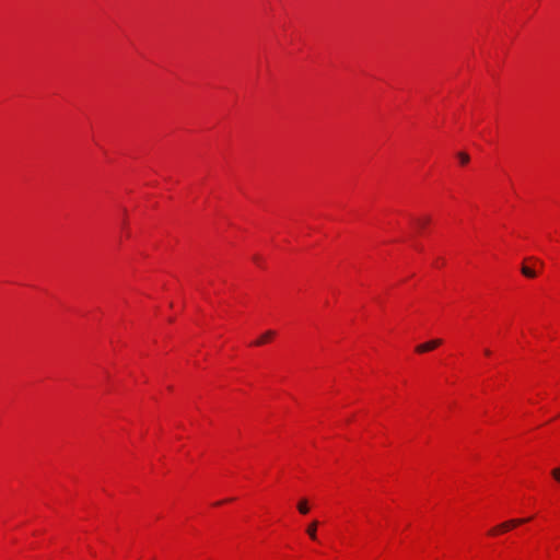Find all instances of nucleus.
Segmentation results:
<instances>
[{"label": "nucleus", "mask_w": 560, "mask_h": 560, "mask_svg": "<svg viewBox=\"0 0 560 560\" xmlns=\"http://www.w3.org/2000/svg\"><path fill=\"white\" fill-rule=\"evenodd\" d=\"M429 222H430L429 217H423V218H419V219L415 220V224L420 230L424 229L429 224Z\"/></svg>", "instance_id": "5"}, {"label": "nucleus", "mask_w": 560, "mask_h": 560, "mask_svg": "<svg viewBox=\"0 0 560 560\" xmlns=\"http://www.w3.org/2000/svg\"><path fill=\"white\" fill-rule=\"evenodd\" d=\"M441 343H442L441 339H434V340H431L429 342L419 345L416 348V351L418 353H423V352H427V351H431V350L435 349L436 347H439Z\"/></svg>", "instance_id": "2"}, {"label": "nucleus", "mask_w": 560, "mask_h": 560, "mask_svg": "<svg viewBox=\"0 0 560 560\" xmlns=\"http://www.w3.org/2000/svg\"><path fill=\"white\" fill-rule=\"evenodd\" d=\"M522 273L528 278H534L536 276L535 271L527 266L522 267Z\"/></svg>", "instance_id": "7"}, {"label": "nucleus", "mask_w": 560, "mask_h": 560, "mask_svg": "<svg viewBox=\"0 0 560 560\" xmlns=\"http://www.w3.org/2000/svg\"><path fill=\"white\" fill-rule=\"evenodd\" d=\"M276 335V332L273 330H267L265 334H262L255 342L254 345L255 346H261L266 342H268L273 336Z\"/></svg>", "instance_id": "3"}, {"label": "nucleus", "mask_w": 560, "mask_h": 560, "mask_svg": "<svg viewBox=\"0 0 560 560\" xmlns=\"http://www.w3.org/2000/svg\"><path fill=\"white\" fill-rule=\"evenodd\" d=\"M551 475L558 482H560V468L552 469Z\"/></svg>", "instance_id": "9"}, {"label": "nucleus", "mask_w": 560, "mask_h": 560, "mask_svg": "<svg viewBox=\"0 0 560 560\" xmlns=\"http://www.w3.org/2000/svg\"><path fill=\"white\" fill-rule=\"evenodd\" d=\"M530 521V517L528 518H513V520H510V521H506V522H503L501 523L500 525H498V528L504 533L513 527H516L518 525H522L526 522Z\"/></svg>", "instance_id": "1"}, {"label": "nucleus", "mask_w": 560, "mask_h": 560, "mask_svg": "<svg viewBox=\"0 0 560 560\" xmlns=\"http://www.w3.org/2000/svg\"><path fill=\"white\" fill-rule=\"evenodd\" d=\"M317 526H318V522L317 521H313L307 529H306V533L307 535L310 536L311 539L315 540L317 538V535H316V530H317Z\"/></svg>", "instance_id": "4"}, {"label": "nucleus", "mask_w": 560, "mask_h": 560, "mask_svg": "<svg viewBox=\"0 0 560 560\" xmlns=\"http://www.w3.org/2000/svg\"><path fill=\"white\" fill-rule=\"evenodd\" d=\"M485 354L486 355H490L491 354V351L489 349H485Z\"/></svg>", "instance_id": "11"}, {"label": "nucleus", "mask_w": 560, "mask_h": 560, "mask_svg": "<svg viewBox=\"0 0 560 560\" xmlns=\"http://www.w3.org/2000/svg\"><path fill=\"white\" fill-rule=\"evenodd\" d=\"M298 510L302 514H307L310 511V508L307 505V501L305 499H302L298 504Z\"/></svg>", "instance_id": "6"}, {"label": "nucleus", "mask_w": 560, "mask_h": 560, "mask_svg": "<svg viewBox=\"0 0 560 560\" xmlns=\"http://www.w3.org/2000/svg\"><path fill=\"white\" fill-rule=\"evenodd\" d=\"M458 159L462 164H467L469 162V155L465 152L458 153Z\"/></svg>", "instance_id": "8"}, {"label": "nucleus", "mask_w": 560, "mask_h": 560, "mask_svg": "<svg viewBox=\"0 0 560 560\" xmlns=\"http://www.w3.org/2000/svg\"><path fill=\"white\" fill-rule=\"evenodd\" d=\"M498 533H502V532L498 528V526H497V527H494V528H492V529L489 532V534H490V535H495V534H498Z\"/></svg>", "instance_id": "10"}]
</instances>
